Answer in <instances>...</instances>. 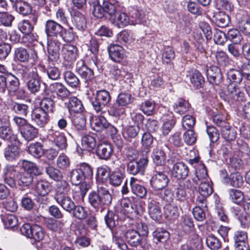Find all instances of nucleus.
Segmentation results:
<instances>
[{"mask_svg":"<svg viewBox=\"0 0 250 250\" xmlns=\"http://www.w3.org/2000/svg\"><path fill=\"white\" fill-rule=\"evenodd\" d=\"M40 104V107L38 108L42 109L46 114L53 113L56 110L55 102L50 98H43L41 100Z\"/></svg>","mask_w":250,"mask_h":250,"instance_id":"34","label":"nucleus"},{"mask_svg":"<svg viewBox=\"0 0 250 250\" xmlns=\"http://www.w3.org/2000/svg\"><path fill=\"white\" fill-rule=\"evenodd\" d=\"M229 180L230 185L235 188H241L244 183L242 176L238 172L231 173Z\"/></svg>","mask_w":250,"mask_h":250,"instance_id":"63","label":"nucleus"},{"mask_svg":"<svg viewBox=\"0 0 250 250\" xmlns=\"http://www.w3.org/2000/svg\"><path fill=\"white\" fill-rule=\"evenodd\" d=\"M228 191L229 198L233 203L240 204L244 201V194L240 190L229 189Z\"/></svg>","mask_w":250,"mask_h":250,"instance_id":"58","label":"nucleus"},{"mask_svg":"<svg viewBox=\"0 0 250 250\" xmlns=\"http://www.w3.org/2000/svg\"><path fill=\"white\" fill-rule=\"evenodd\" d=\"M125 178V174L120 169H116L110 173L109 177V184L114 187L121 185Z\"/></svg>","mask_w":250,"mask_h":250,"instance_id":"39","label":"nucleus"},{"mask_svg":"<svg viewBox=\"0 0 250 250\" xmlns=\"http://www.w3.org/2000/svg\"><path fill=\"white\" fill-rule=\"evenodd\" d=\"M118 41L122 44L129 48L131 47L132 44L134 43L135 38L133 34L128 30H124L118 33L117 35Z\"/></svg>","mask_w":250,"mask_h":250,"instance_id":"24","label":"nucleus"},{"mask_svg":"<svg viewBox=\"0 0 250 250\" xmlns=\"http://www.w3.org/2000/svg\"><path fill=\"white\" fill-rule=\"evenodd\" d=\"M75 71L85 83L90 81L94 77L93 70L88 67L83 60H79L77 62Z\"/></svg>","mask_w":250,"mask_h":250,"instance_id":"11","label":"nucleus"},{"mask_svg":"<svg viewBox=\"0 0 250 250\" xmlns=\"http://www.w3.org/2000/svg\"><path fill=\"white\" fill-rule=\"evenodd\" d=\"M131 20H130V24H136L142 23L144 17L143 12L137 9L133 8L130 12Z\"/></svg>","mask_w":250,"mask_h":250,"instance_id":"62","label":"nucleus"},{"mask_svg":"<svg viewBox=\"0 0 250 250\" xmlns=\"http://www.w3.org/2000/svg\"><path fill=\"white\" fill-rule=\"evenodd\" d=\"M44 31L48 38L62 36L64 31L63 27L53 20H48L46 21Z\"/></svg>","mask_w":250,"mask_h":250,"instance_id":"8","label":"nucleus"},{"mask_svg":"<svg viewBox=\"0 0 250 250\" xmlns=\"http://www.w3.org/2000/svg\"><path fill=\"white\" fill-rule=\"evenodd\" d=\"M15 17L7 12L0 11V25L11 27Z\"/></svg>","mask_w":250,"mask_h":250,"instance_id":"57","label":"nucleus"},{"mask_svg":"<svg viewBox=\"0 0 250 250\" xmlns=\"http://www.w3.org/2000/svg\"><path fill=\"white\" fill-rule=\"evenodd\" d=\"M119 10L112 18H110L112 23L119 28H123L128 24H130V19L125 12Z\"/></svg>","mask_w":250,"mask_h":250,"instance_id":"17","label":"nucleus"},{"mask_svg":"<svg viewBox=\"0 0 250 250\" xmlns=\"http://www.w3.org/2000/svg\"><path fill=\"white\" fill-rule=\"evenodd\" d=\"M126 241L133 247H136L140 244L141 237L137 231L133 229L128 230L125 234Z\"/></svg>","mask_w":250,"mask_h":250,"instance_id":"38","label":"nucleus"},{"mask_svg":"<svg viewBox=\"0 0 250 250\" xmlns=\"http://www.w3.org/2000/svg\"><path fill=\"white\" fill-rule=\"evenodd\" d=\"M16 180L18 185L22 188L28 187L33 180V177L29 173L25 171L23 173H17Z\"/></svg>","mask_w":250,"mask_h":250,"instance_id":"31","label":"nucleus"},{"mask_svg":"<svg viewBox=\"0 0 250 250\" xmlns=\"http://www.w3.org/2000/svg\"><path fill=\"white\" fill-rule=\"evenodd\" d=\"M108 51L111 59L114 62H120L124 58V49L120 45L110 44L108 47Z\"/></svg>","mask_w":250,"mask_h":250,"instance_id":"22","label":"nucleus"},{"mask_svg":"<svg viewBox=\"0 0 250 250\" xmlns=\"http://www.w3.org/2000/svg\"><path fill=\"white\" fill-rule=\"evenodd\" d=\"M110 75L115 79L119 80H124L126 77L128 79L130 76L125 69L119 68L118 66L113 65L110 70Z\"/></svg>","mask_w":250,"mask_h":250,"instance_id":"52","label":"nucleus"},{"mask_svg":"<svg viewBox=\"0 0 250 250\" xmlns=\"http://www.w3.org/2000/svg\"><path fill=\"white\" fill-rule=\"evenodd\" d=\"M11 145H8L3 150V154L5 158L9 161H13L19 158L20 154L19 146L21 144L11 143Z\"/></svg>","mask_w":250,"mask_h":250,"instance_id":"15","label":"nucleus"},{"mask_svg":"<svg viewBox=\"0 0 250 250\" xmlns=\"http://www.w3.org/2000/svg\"><path fill=\"white\" fill-rule=\"evenodd\" d=\"M190 82L196 88H199L203 86L204 83V79L201 73L195 71L191 75Z\"/></svg>","mask_w":250,"mask_h":250,"instance_id":"60","label":"nucleus"},{"mask_svg":"<svg viewBox=\"0 0 250 250\" xmlns=\"http://www.w3.org/2000/svg\"><path fill=\"white\" fill-rule=\"evenodd\" d=\"M19 71L21 73L23 79L27 81V85L29 91L32 94L39 92L41 86V77L39 76L37 69L34 67L29 71L27 66H22Z\"/></svg>","mask_w":250,"mask_h":250,"instance_id":"2","label":"nucleus"},{"mask_svg":"<svg viewBox=\"0 0 250 250\" xmlns=\"http://www.w3.org/2000/svg\"><path fill=\"white\" fill-rule=\"evenodd\" d=\"M45 171L49 177L55 181H61L63 178L62 172L57 168L52 166L47 167Z\"/></svg>","mask_w":250,"mask_h":250,"instance_id":"55","label":"nucleus"},{"mask_svg":"<svg viewBox=\"0 0 250 250\" xmlns=\"http://www.w3.org/2000/svg\"><path fill=\"white\" fill-rule=\"evenodd\" d=\"M90 125L92 128L96 131H101L109 126V124L103 116L97 117L93 119Z\"/></svg>","mask_w":250,"mask_h":250,"instance_id":"36","label":"nucleus"},{"mask_svg":"<svg viewBox=\"0 0 250 250\" xmlns=\"http://www.w3.org/2000/svg\"><path fill=\"white\" fill-rule=\"evenodd\" d=\"M171 172L174 177L177 179H183L188 176L189 169L183 162H177L174 164Z\"/></svg>","mask_w":250,"mask_h":250,"instance_id":"19","label":"nucleus"},{"mask_svg":"<svg viewBox=\"0 0 250 250\" xmlns=\"http://www.w3.org/2000/svg\"><path fill=\"white\" fill-rule=\"evenodd\" d=\"M23 167L25 170V171L29 173L31 175H39L42 172V169L39 167L35 163L28 161H23Z\"/></svg>","mask_w":250,"mask_h":250,"instance_id":"48","label":"nucleus"},{"mask_svg":"<svg viewBox=\"0 0 250 250\" xmlns=\"http://www.w3.org/2000/svg\"><path fill=\"white\" fill-rule=\"evenodd\" d=\"M132 102V96L128 93H121L117 96L116 102L111 106L108 112L113 116L117 117L123 114L125 110L123 107Z\"/></svg>","mask_w":250,"mask_h":250,"instance_id":"4","label":"nucleus"},{"mask_svg":"<svg viewBox=\"0 0 250 250\" xmlns=\"http://www.w3.org/2000/svg\"><path fill=\"white\" fill-rule=\"evenodd\" d=\"M45 223L47 228L52 231L61 233L65 230V223L62 220L49 218L46 220Z\"/></svg>","mask_w":250,"mask_h":250,"instance_id":"25","label":"nucleus"},{"mask_svg":"<svg viewBox=\"0 0 250 250\" xmlns=\"http://www.w3.org/2000/svg\"><path fill=\"white\" fill-rule=\"evenodd\" d=\"M52 141L53 143L60 149H64L67 147L66 138L63 133L55 131L52 134Z\"/></svg>","mask_w":250,"mask_h":250,"instance_id":"37","label":"nucleus"},{"mask_svg":"<svg viewBox=\"0 0 250 250\" xmlns=\"http://www.w3.org/2000/svg\"><path fill=\"white\" fill-rule=\"evenodd\" d=\"M0 138L3 140L9 141L11 143L20 144L17 135L13 134L9 123L0 126Z\"/></svg>","mask_w":250,"mask_h":250,"instance_id":"18","label":"nucleus"},{"mask_svg":"<svg viewBox=\"0 0 250 250\" xmlns=\"http://www.w3.org/2000/svg\"><path fill=\"white\" fill-rule=\"evenodd\" d=\"M198 184H199L198 191L201 195L208 196L212 193L213 189L208 179L200 181L198 182Z\"/></svg>","mask_w":250,"mask_h":250,"instance_id":"51","label":"nucleus"},{"mask_svg":"<svg viewBox=\"0 0 250 250\" xmlns=\"http://www.w3.org/2000/svg\"><path fill=\"white\" fill-rule=\"evenodd\" d=\"M103 5L105 13H107L110 18H112L117 11L123 9L121 4L118 1H105L103 3Z\"/></svg>","mask_w":250,"mask_h":250,"instance_id":"26","label":"nucleus"},{"mask_svg":"<svg viewBox=\"0 0 250 250\" xmlns=\"http://www.w3.org/2000/svg\"><path fill=\"white\" fill-rule=\"evenodd\" d=\"M62 53L65 61L71 62L76 59L77 56V48L74 45L65 44L62 48Z\"/></svg>","mask_w":250,"mask_h":250,"instance_id":"23","label":"nucleus"},{"mask_svg":"<svg viewBox=\"0 0 250 250\" xmlns=\"http://www.w3.org/2000/svg\"><path fill=\"white\" fill-rule=\"evenodd\" d=\"M34 189L40 195L44 196L50 191V185L47 181L38 180L36 182Z\"/></svg>","mask_w":250,"mask_h":250,"instance_id":"43","label":"nucleus"},{"mask_svg":"<svg viewBox=\"0 0 250 250\" xmlns=\"http://www.w3.org/2000/svg\"><path fill=\"white\" fill-rule=\"evenodd\" d=\"M164 212L166 217L171 220L177 218L179 215L177 208L170 204L165 207Z\"/></svg>","mask_w":250,"mask_h":250,"instance_id":"61","label":"nucleus"},{"mask_svg":"<svg viewBox=\"0 0 250 250\" xmlns=\"http://www.w3.org/2000/svg\"><path fill=\"white\" fill-rule=\"evenodd\" d=\"M83 176L78 168L73 169L69 173L70 182L75 186L79 185L85 179Z\"/></svg>","mask_w":250,"mask_h":250,"instance_id":"56","label":"nucleus"},{"mask_svg":"<svg viewBox=\"0 0 250 250\" xmlns=\"http://www.w3.org/2000/svg\"><path fill=\"white\" fill-rule=\"evenodd\" d=\"M113 153V148L110 144L106 142H99L96 148V154L101 159L108 160Z\"/></svg>","mask_w":250,"mask_h":250,"instance_id":"13","label":"nucleus"},{"mask_svg":"<svg viewBox=\"0 0 250 250\" xmlns=\"http://www.w3.org/2000/svg\"><path fill=\"white\" fill-rule=\"evenodd\" d=\"M189 107V104L185 100L183 99H179L173 105V108L174 112L179 114L185 113Z\"/></svg>","mask_w":250,"mask_h":250,"instance_id":"47","label":"nucleus"},{"mask_svg":"<svg viewBox=\"0 0 250 250\" xmlns=\"http://www.w3.org/2000/svg\"><path fill=\"white\" fill-rule=\"evenodd\" d=\"M66 83L70 87H77L80 84V80L76 75L70 71H66L63 73Z\"/></svg>","mask_w":250,"mask_h":250,"instance_id":"50","label":"nucleus"},{"mask_svg":"<svg viewBox=\"0 0 250 250\" xmlns=\"http://www.w3.org/2000/svg\"><path fill=\"white\" fill-rule=\"evenodd\" d=\"M55 199L57 203L65 211L70 213L74 209L75 204L70 197L59 193L55 196Z\"/></svg>","mask_w":250,"mask_h":250,"instance_id":"16","label":"nucleus"},{"mask_svg":"<svg viewBox=\"0 0 250 250\" xmlns=\"http://www.w3.org/2000/svg\"><path fill=\"white\" fill-rule=\"evenodd\" d=\"M14 58L16 61L23 63L27 62L31 60L34 63H36L39 61L37 52L35 49H32L29 52L26 49L21 47L15 49Z\"/></svg>","mask_w":250,"mask_h":250,"instance_id":"5","label":"nucleus"},{"mask_svg":"<svg viewBox=\"0 0 250 250\" xmlns=\"http://www.w3.org/2000/svg\"><path fill=\"white\" fill-rule=\"evenodd\" d=\"M31 120L37 125L42 127L49 121V116L46 112L37 108L32 111Z\"/></svg>","mask_w":250,"mask_h":250,"instance_id":"14","label":"nucleus"},{"mask_svg":"<svg viewBox=\"0 0 250 250\" xmlns=\"http://www.w3.org/2000/svg\"><path fill=\"white\" fill-rule=\"evenodd\" d=\"M49 89L54 96H57L59 99L64 100L70 95V92L67 87L61 83H54L49 85Z\"/></svg>","mask_w":250,"mask_h":250,"instance_id":"9","label":"nucleus"},{"mask_svg":"<svg viewBox=\"0 0 250 250\" xmlns=\"http://www.w3.org/2000/svg\"><path fill=\"white\" fill-rule=\"evenodd\" d=\"M195 175L196 178H193L192 180L196 185H197L198 182L200 181L208 179V172L204 164H200L198 165V167L196 168Z\"/></svg>","mask_w":250,"mask_h":250,"instance_id":"46","label":"nucleus"},{"mask_svg":"<svg viewBox=\"0 0 250 250\" xmlns=\"http://www.w3.org/2000/svg\"><path fill=\"white\" fill-rule=\"evenodd\" d=\"M227 92L229 98L232 102H240L245 99L244 93L236 84L229 83L227 86Z\"/></svg>","mask_w":250,"mask_h":250,"instance_id":"12","label":"nucleus"},{"mask_svg":"<svg viewBox=\"0 0 250 250\" xmlns=\"http://www.w3.org/2000/svg\"><path fill=\"white\" fill-rule=\"evenodd\" d=\"M206 74L208 82L212 84L218 85L221 81L222 76L220 69L216 66L208 68Z\"/></svg>","mask_w":250,"mask_h":250,"instance_id":"20","label":"nucleus"},{"mask_svg":"<svg viewBox=\"0 0 250 250\" xmlns=\"http://www.w3.org/2000/svg\"><path fill=\"white\" fill-rule=\"evenodd\" d=\"M152 158L154 163L157 166H163L165 163L166 154L161 148L157 147L153 149Z\"/></svg>","mask_w":250,"mask_h":250,"instance_id":"41","label":"nucleus"},{"mask_svg":"<svg viewBox=\"0 0 250 250\" xmlns=\"http://www.w3.org/2000/svg\"><path fill=\"white\" fill-rule=\"evenodd\" d=\"M121 206L124 213L128 216L131 215H136L138 214L136 205L128 198H124L121 200Z\"/></svg>","mask_w":250,"mask_h":250,"instance_id":"28","label":"nucleus"},{"mask_svg":"<svg viewBox=\"0 0 250 250\" xmlns=\"http://www.w3.org/2000/svg\"><path fill=\"white\" fill-rule=\"evenodd\" d=\"M111 100V97L108 91L104 89L97 91L91 100L94 110L97 113L104 112V109L108 106Z\"/></svg>","mask_w":250,"mask_h":250,"instance_id":"3","label":"nucleus"},{"mask_svg":"<svg viewBox=\"0 0 250 250\" xmlns=\"http://www.w3.org/2000/svg\"><path fill=\"white\" fill-rule=\"evenodd\" d=\"M139 131L140 127L138 125H127L123 129V135L126 140L131 141V139L134 138L137 136Z\"/></svg>","mask_w":250,"mask_h":250,"instance_id":"40","label":"nucleus"},{"mask_svg":"<svg viewBox=\"0 0 250 250\" xmlns=\"http://www.w3.org/2000/svg\"><path fill=\"white\" fill-rule=\"evenodd\" d=\"M222 137L228 141H233L236 137V131L228 124L221 129Z\"/></svg>","mask_w":250,"mask_h":250,"instance_id":"53","label":"nucleus"},{"mask_svg":"<svg viewBox=\"0 0 250 250\" xmlns=\"http://www.w3.org/2000/svg\"><path fill=\"white\" fill-rule=\"evenodd\" d=\"M68 108L70 112L80 113L83 109L82 102L76 97H71L69 100Z\"/></svg>","mask_w":250,"mask_h":250,"instance_id":"49","label":"nucleus"},{"mask_svg":"<svg viewBox=\"0 0 250 250\" xmlns=\"http://www.w3.org/2000/svg\"><path fill=\"white\" fill-rule=\"evenodd\" d=\"M149 214L154 220H159L162 216L160 205L155 201H152L148 205Z\"/></svg>","mask_w":250,"mask_h":250,"instance_id":"42","label":"nucleus"},{"mask_svg":"<svg viewBox=\"0 0 250 250\" xmlns=\"http://www.w3.org/2000/svg\"><path fill=\"white\" fill-rule=\"evenodd\" d=\"M215 24L219 27L224 28L227 26L230 23L229 15L222 11H218L213 16Z\"/></svg>","mask_w":250,"mask_h":250,"instance_id":"32","label":"nucleus"},{"mask_svg":"<svg viewBox=\"0 0 250 250\" xmlns=\"http://www.w3.org/2000/svg\"><path fill=\"white\" fill-rule=\"evenodd\" d=\"M236 16L238 27L241 31L246 35H250V19L244 12Z\"/></svg>","mask_w":250,"mask_h":250,"instance_id":"21","label":"nucleus"},{"mask_svg":"<svg viewBox=\"0 0 250 250\" xmlns=\"http://www.w3.org/2000/svg\"><path fill=\"white\" fill-rule=\"evenodd\" d=\"M7 105L9 108L13 110L17 114L26 116L28 112V106L23 104H18L12 100H8Z\"/></svg>","mask_w":250,"mask_h":250,"instance_id":"33","label":"nucleus"},{"mask_svg":"<svg viewBox=\"0 0 250 250\" xmlns=\"http://www.w3.org/2000/svg\"><path fill=\"white\" fill-rule=\"evenodd\" d=\"M61 42L58 37H53L47 39V52L49 61L54 62L60 58V50Z\"/></svg>","mask_w":250,"mask_h":250,"instance_id":"6","label":"nucleus"},{"mask_svg":"<svg viewBox=\"0 0 250 250\" xmlns=\"http://www.w3.org/2000/svg\"><path fill=\"white\" fill-rule=\"evenodd\" d=\"M112 201L111 194L108 188L104 186H98L97 190L91 191L88 195V201L90 205L97 211L100 212L109 206Z\"/></svg>","mask_w":250,"mask_h":250,"instance_id":"1","label":"nucleus"},{"mask_svg":"<svg viewBox=\"0 0 250 250\" xmlns=\"http://www.w3.org/2000/svg\"><path fill=\"white\" fill-rule=\"evenodd\" d=\"M130 185L132 192L139 198H144L147 193L146 188L143 186L138 183L137 180L131 177L130 180Z\"/></svg>","mask_w":250,"mask_h":250,"instance_id":"30","label":"nucleus"},{"mask_svg":"<svg viewBox=\"0 0 250 250\" xmlns=\"http://www.w3.org/2000/svg\"><path fill=\"white\" fill-rule=\"evenodd\" d=\"M16 173V170L13 167H7L5 169V177L4 181L6 184L11 187H14L16 185V179L13 177Z\"/></svg>","mask_w":250,"mask_h":250,"instance_id":"54","label":"nucleus"},{"mask_svg":"<svg viewBox=\"0 0 250 250\" xmlns=\"http://www.w3.org/2000/svg\"><path fill=\"white\" fill-rule=\"evenodd\" d=\"M73 22L77 29L81 31H84L86 27L85 17L79 12H75Z\"/></svg>","mask_w":250,"mask_h":250,"instance_id":"45","label":"nucleus"},{"mask_svg":"<svg viewBox=\"0 0 250 250\" xmlns=\"http://www.w3.org/2000/svg\"><path fill=\"white\" fill-rule=\"evenodd\" d=\"M227 79L232 83H240L243 80L242 71L235 69H230L227 73Z\"/></svg>","mask_w":250,"mask_h":250,"instance_id":"44","label":"nucleus"},{"mask_svg":"<svg viewBox=\"0 0 250 250\" xmlns=\"http://www.w3.org/2000/svg\"><path fill=\"white\" fill-rule=\"evenodd\" d=\"M7 82H9L7 87L9 93L11 94L20 87V82L19 79L12 74H8V79Z\"/></svg>","mask_w":250,"mask_h":250,"instance_id":"59","label":"nucleus"},{"mask_svg":"<svg viewBox=\"0 0 250 250\" xmlns=\"http://www.w3.org/2000/svg\"><path fill=\"white\" fill-rule=\"evenodd\" d=\"M18 28L23 34H25V38L28 39L29 42L34 40V37L31 34L33 29V26L28 20H22L18 23Z\"/></svg>","mask_w":250,"mask_h":250,"instance_id":"29","label":"nucleus"},{"mask_svg":"<svg viewBox=\"0 0 250 250\" xmlns=\"http://www.w3.org/2000/svg\"><path fill=\"white\" fill-rule=\"evenodd\" d=\"M148 160L146 158H143L139 161L129 162L127 166V172L133 175L140 174L143 175L147 166Z\"/></svg>","mask_w":250,"mask_h":250,"instance_id":"7","label":"nucleus"},{"mask_svg":"<svg viewBox=\"0 0 250 250\" xmlns=\"http://www.w3.org/2000/svg\"><path fill=\"white\" fill-rule=\"evenodd\" d=\"M20 132L22 137L27 141H30L37 137L38 130L28 124L23 128L20 129Z\"/></svg>","mask_w":250,"mask_h":250,"instance_id":"27","label":"nucleus"},{"mask_svg":"<svg viewBox=\"0 0 250 250\" xmlns=\"http://www.w3.org/2000/svg\"><path fill=\"white\" fill-rule=\"evenodd\" d=\"M169 182L167 176L163 172L156 171L152 177L150 184L152 187L155 190L164 189Z\"/></svg>","mask_w":250,"mask_h":250,"instance_id":"10","label":"nucleus"},{"mask_svg":"<svg viewBox=\"0 0 250 250\" xmlns=\"http://www.w3.org/2000/svg\"><path fill=\"white\" fill-rule=\"evenodd\" d=\"M96 135L88 134L83 135L82 138V145L83 147L88 151H91L95 147L96 141Z\"/></svg>","mask_w":250,"mask_h":250,"instance_id":"35","label":"nucleus"},{"mask_svg":"<svg viewBox=\"0 0 250 250\" xmlns=\"http://www.w3.org/2000/svg\"><path fill=\"white\" fill-rule=\"evenodd\" d=\"M85 179H90L93 176V168L91 166L85 163L79 165L78 168Z\"/></svg>","mask_w":250,"mask_h":250,"instance_id":"64","label":"nucleus"}]
</instances>
